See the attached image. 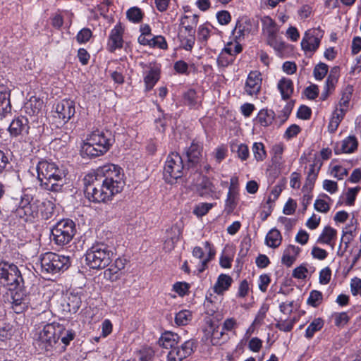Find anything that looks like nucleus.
<instances>
[{"mask_svg":"<svg viewBox=\"0 0 361 361\" xmlns=\"http://www.w3.org/2000/svg\"><path fill=\"white\" fill-rule=\"evenodd\" d=\"M84 185L85 197L90 201L100 203L111 200L125 185L122 169L112 164L100 166L85 176Z\"/></svg>","mask_w":361,"mask_h":361,"instance_id":"f257e3e1","label":"nucleus"},{"mask_svg":"<svg viewBox=\"0 0 361 361\" xmlns=\"http://www.w3.org/2000/svg\"><path fill=\"white\" fill-rule=\"evenodd\" d=\"M36 171L37 178L44 189L55 192L62 190L66 174L54 162L42 159L37 163Z\"/></svg>","mask_w":361,"mask_h":361,"instance_id":"f03ea898","label":"nucleus"},{"mask_svg":"<svg viewBox=\"0 0 361 361\" xmlns=\"http://www.w3.org/2000/svg\"><path fill=\"white\" fill-rule=\"evenodd\" d=\"M114 252L104 243L94 244L85 254L87 264L94 269H102L110 265Z\"/></svg>","mask_w":361,"mask_h":361,"instance_id":"7ed1b4c3","label":"nucleus"},{"mask_svg":"<svg viewBox=\"0 0 361 361\" xmlns=\"http://www.w3.org/2000/svg\"><path fill=\"white\" fill-rule=\"evenodd\" d=\"M42 298L40 294H37L32 295L31 298L23 294L21 290L16 291L12 296V309L16 313L20 314L25 311L30 305L32 309L44 312L48 304L46 300H42Z\"/></svg>","mask_w":361,"mask_h":361,"instance_id":"20e7f679","label":"nucleus"},{"mask_svg":"<svg viewBox=\"0 0 361 361\" xmlns=\"http://www.w3.org/2000/svg\"><path fill=\"white\" fill-rule=\"evenodd\" d=\"M41 273L42 274H55L64 271L70 266L68 257L54 252H46L40 257Z\"/></svg>","mask_w":361,"mask_h":361,"instance_id":"39448f33","label":"nucleus"},{"mask_svg":"<svg viewBox=\"0 0 361 361\" xmlns=\"http://www.w3.org/2000/svg\"><path fill=\"white\" fill-rule=\"evenodd\" d=\"M52 240L58 245L68 244L76 233L75 224L69 219L58 221L51 230Z\"/></svg>","mask_w":361,"mask_h":361,"instance_id":"423d86ee","label":"nucleus"},{"mask_svg":"<svg viewBox=\"0 0 361 361\" xmlns=\"http://www.w3.org/2000/svg\"><path fill=\"white\" fill-rule=\"evenodd\" d=\"M189 169L183 165L182 157L178 153L171 152L165 161L164 178L169 183H173L178 178H181Z\"/></svg>","mask_w":361,"mask_h":361,"instance_id":"0eeeda50","label":"nucleus"},{"mask_svg":"<svg viewBox=\"0 0 361 361\" xmlns=\"http://www.w3.org/2000/svg\"><path fill=\"white\" fill-rule=\"evenodd\" d=\"M40 201L34 200L31 195L23 193L16 209L17 214L25 221H34L39 217Z\"/></svg>","mask_w":361,"mask_h":361,"instance_id":"6e6552de","label":"nucleus"},{"mask_svg":"<svg viewBox=\"0 0 361 361\" xmlns=\"http://www.w3.org/2000/svg\"><path fill=\"white\" fill-rule=\"evenodd\" d=\"M61 329L59 324H47L39 332L37 341L38 346L45 351L51 350L53 345L56 343L59 339V336L56 335V331Z\"/></svg>","mask_w":361,"mask_h":361,"instance_id":"1a4fd4ad","label":"nucleus"},{"mask_svg":"<svg viewBox=\"0 0 361 361\" xmlns=\"http://www.w3.org/2000/svg\"><path fill=\"white\" fill-rule=\"evenodd\" d=\"M0 279L7 286L20 287L23 277L17 266L5 262H0Z\"/></svg>","mask_w":361,"mask_h":361,"instance_id":"9d476101","label":"nucleus"},{"mask_svg":"<svg viewBox=\"0 0 361 361\" xmlns=\"http://www.w3.org/2000/svg\"><path fill=\"white\" fill-rule=\"evenodd\" d=\"M324 31L319 27L307 30L302 39L301 47L305 54H313L319 48Z\"/></svg>","mask_w":361,"mask_h":361,"instance_id":"9b49d317","label":"nucleus"},{"mask_svg":"<svg viewBox=\"0 0 361 361\" xmlns=\"http://www.w3.org/2000/svg\"><path fill=\"white\" fill-rule=\"evenodd\" d=\"M195 348V342L193 340H188L180 346L176 345L168 353L169 361H182L190 356Z\"/></svg>","mask_w":361,"mask_h":361,"instance_id":"f8f14e48","label":"nucleus"},{"mask_svg":"<svg viewBox=\"0 0 361 361\" xmlns=\"http://www.w3.org/2000/svg\"><path fill=\"white\" fill-rule=\"evenodd\" d=\"M56 118L67 123L75 114V102L71 99H63L55 106Z\"/></svg>","mask_w":361,"mask_h":361,"instance_id":"ddd939ff","label":"nucleus"},{"mask_svg":"<svg viewBox=\"0 0 361 361\" xmlns=\"http://www.w3.org/2000/svg\"><path fill=\"white\" fill-rule=\"evenodd\" d=\"M203 145L200 142L193 140L188 148L185 149V155L187 157L188 169L196 167L200 163L202 159Z\"/></svg>","mask_w":361,"mask_h":361,"instance_id":"4468645a","label":"nucleus"},{"mask_svg":"<svg viewBox=\"0 0 361 361\" xmlns=\"http://www.w3.org/2000/svg\"><path fill=\"white\" fill-rule=\"evenodd\" d=\"M87 138L94 140V142L104 147V149L108 152L112 146L114 141L112 134L110 131L96 130L91 133L88 134Z\"/></svg>","mask_w":361,"mask_h":361,"instance_id":"2eb2a0df","label":"nucleus"},{"mask_svg":"<svg viewBox=\"0 0 361 361\" xmlns=\"http://www.w3.org/2000/svg\"><path fill=\"white\" fill-rule=\"evenodd\" d=\"M30 126L28 119L25 116H18L10 123L8 130L12 137H18L28 133Z\"/></svg>","mask_w":361,"mask_h":361,"instance_id":"dca6fc26","label":"nucleus"},{"mask_svg":"<svg viewBox=\"0 0 361 361\" xmlns=\"http://www.w3.org/2000/svg\"><path fill=\"white\" fill-rule=\"evenodd\" d=\"M103 148L104 147H101L87 136L81 145L80 152L82 156L92 158L104 154L106 151Z\"/></svg>","mask_w":361,"mask_h":361,"instance_id":"f3484780","label":"nucleus"},{"mask_svg":"<svg viewBox=\"0 0 361 361\" xmlns=\"http://www.w3.org/2000/svg\"><path fill=\"white\" fill-rule=\"evenodd\" d=\"M261 85L262 78L260 73L257 71H251L246 80L245 91L249 95H256L260 91Z\"/></svg>","mask_w":361,"mask_h":361,"instance_id":"a211bd4d","label":"nucleus"},{"mask_svg":"<svg viewBox=\"0 0 361 361\" xmlns=\"http://www.w3.org/2000/svg\"><path fill=\"white\" fill-rule=\"evenodd\" d=\"M123 28L121 24H117L111 30L108 43L110 51L113 52L123 47Z\"/></svg>","mask_w":361,"mask_h":361,"instance_id":"6ab92c4d","label":"nucleus"},{"mask_svg":"<svg viewBox=\"0 0 361 361\" xmlns=\"http://www.w3.org/2000/svg\"><path fill=\"white\" fill-rule=\"evenodd\" d=\"M180 341V337L176 333L166 331L163 333L159 340L160 345L165 348L172 349Z\"/></svg>","mask_w":361,"mask_h":361,"instance_id":"aec40b11","label":"nucleus"},{"mask_svg":"<svg viewBox=\"0 0 361 361\" xmlns=\"http://www.w3.org/2000/svg\"><path fill=\"white\" fill-rule=\"evenodd\" d=\"M168 237L164 242V249L170 251L174 248L175 245L179 240L181 231L177 225L173 226L167 231Z\"/></svg>","mask_w":361,"mask_h":361,"instance_id":"412c9836","label":"nucleus"},{"mask_svg":"<svg viewBox=\"0 0 361 361\" xmlns=\"http://www.w3.org/2000/svg\"><path fill=\"white\" fill-rule=\"evenodd\" d=\"M232 283L233 279L229 275L221 274L218 276L214 286V292L218 295H222L226 290H228Z\"/></svg>","mask_w":361,"mask_h":361,"instance_id":"4be33fe9","label":"nucleus"},{"mask_svg":"<svg viewBox=\"0 0 361 361\" xmlns=\"http://www.w3.org/2000/svg\"><path fill=\"white\" fill-rule=\"evenodd\" d=\"M10 94L6 91H0V121L11 115Z\"/></svg>","mask_w":361,"mask_h":361,"instance_id":"5701e85b","label":"nucleus"},{"mask_svg":"<svg viewBox=\"0 0 361 361\" xmlns=\"http://www.w3.org/2000/svg\"><path fill=\"white\" fill-rule=\"evenodd\" d=\"M358 146V142L355 135H350L345 138L341 142V149H335V153H353Z\"/></svg>","mask_w":361,"mask_h":361,"instance_id":"b1692460","label":"nucleus"},{"mask_svg":"<svg viewBox=\"0 0 361 361\" xmlns=\"http://www.w3.org/2000/svg\"><path fill=\"white\" fill-rule=\"evenodd\" d=\"M348 109H345V108H342L338 106L334 111L333 112L332 116L331 118L330 122L329 123V130L331 133L335 132L340 123L343 120L345 113Z\"/></svg>","mask_w":361,"mask_h":361,"instance_id":"393cba45","label":"nucleus"},{"mask_svg":"<svg viewBox=\"0 0 361 361\" xmlns=\"http://www.w3.org/2000/svg\"><path fill=\"white\" fill-rule=\"evenodd\" d=\"M277 87L283 99H288L293 92V81L286 78H282L278 82Z\"/></svg>","mask_w":361,"mask_h":361,"instance_id":"a878e982","label":"nucleus"},{"mask_svg":"<svg viewBox=\"0 0 361 361\" xmlns=\"http://www.w3.org/2000/svg\"><path fill=\"white\" fill-rule=\"evenodd\" d=\"M251 30V24L248 20H238L233 30V35L236 39L240 40L248 35Z\"/></svg>","mask_w":361,"mask_h":361,"instance_id":"bb28decb","label":"nucleus"},{"mask_svg":"<svg viewBox=\"0 0 361 361\" xmlns=\"http://www.w3.org/2000/svg\"><path fill=\"white\" fill-rule=\"evenodd\" d=\"M81 303V298L78 294L70 293L66 298V306L63 308V311L70 314H75L79 310Z\"/></svg>","mask_w":361,"mask_h":361,"instance_id":"cd10ccee","label":"nucleus"},{"mask_svg":"<svg viewBox=\"0 0 361 361\" xmlns=\"http://www.w3.org/2000/svg\"><path fill=\"white\" fill-rule=\"evenodd\" d=\"M39 213L44 220L53 219L56 215V206L50 200L40 202Z\"/></svg>","mask_w":361,"mask_h":361,"instance_id":"c85d7f7f","label":"nucleus"},{"mask_svg":"<svg viewBox=\"0 0 361 361\" xmlns=\"http://www.w3.org/2000/svg\"><path fill=\"white\" fill-rule=\"evenodd\" d=\"M336 235L337 231L336 229L331 226H326L318 238L317 243L330 245L331 247L334 248V243H332V241L336 239Z\"/></svg>","mask_w":361,"mask_h":361,"instance_id":"c756f323","label":"nucleus"},{"mask_svg":"<svg viewBox=\"0 0 361 361\" xmlns=\"http://www.w3.org/2000/svg\"><path fill=\"white\" fill-rule=\"evenodd\" d=\"M340 77V68L334 66L331 68L326 78L324 87L327 91L333 92Z\"/></svg>","mask_w":361,"mask_h":361,"instance_id":"7c9ffc66","label":"nucleus"},{"mask_svg":"<svg viewBox=\"0 0 361 361\" xmlns=\"http://www.w3.org/2000/svg\"><path fill=\"white\" fill-rule=\"evenodd\" d=\"M282 241V236L280 231L276 228H272L267 234L265 238L266 245L271 248L278 247Z\"/></svg>","mask_w":361,"mask_h":361,"instance_id":"2f4dec72","label":"nucleus"},{"mask_svg":"<svg viewBox=\"0 0 361 361\" xmlns=\"http://www.w3.org/2000/svg\"><path fill=\"white\" fill-rule=\"evenodd\" d=\"M262 28L267 35V37L277 35L279 27L276 22L269 16H264L262 18Z\"/></svg>","mask_w":361,"mask_h":361,"instance_id":"473e14b6","label":"nucleus"},{"mask_svg":"<svg viewBox=\"0 0 361 361\" xmlns=\"http://www.w3.org/2000/svg\"><path fill=\"white\" fill-rule=\"evenodd\" d=\"M159 79V71L151 68L144 77V82L147 91L151 90Z\"/></svg>","mask_w":361,"mask_h":361,"instance_id":"72a5a7b5","label":"nucleus"},{"mask_svg":"<svg viewBox=\"0 0 361 361\" xmlns=\"http://www.w3.org/2000/svg\"><path fill=\"white\" fill-rule=\"evenodd\" d=\"M275 113L271 109H262L258 113L257 120L263 126L271 125L274 119Z\"/></svg>","mask_w":361,"mask_h":361,"instance_id":"f704fd0d","label":"nucleus"},{"mask_svg":"<svg viewBox=\"0 0 361 361\" xmlns=\"http://www.w3.org/2000/svg\"><path fill=\"white\" fill-rule=\"evenodd\" d=\"M353 92V87L350 85H346L341 91V98L340 99L338 106L349 109L350 101Z\"/></svg>","mask_w":361,"mask_h":361,"instance_id":"c9c22d12","label":"nucleus"},{"mask_svg":"<svg viewBox=\"0 0 361 361\" xmlns=\"http://www.w3.org/2000/svg\"><path fill=\"white\" fill-rule=\"evenodd\" d=\"M353 231L350 229L349 231H344L343 235L341 238V243L337 252V255L340 257L343 256L346 249L348 247V243L353 238Z\"/></svg>","mask_w":361,"mask_h":361,"instance_id":"e433bc0d","label":"nucleus"},{"mask_svg":"<svg viewBox=\"0 0 361 361\" xmlns=\"http://www.w3.org/2000/svg\"><path fill=\"white\" fill-rule=\"evenodd\" d=\"M323 326L324 321L321 318L314 319L305 331V337L308 339L312 338L314 336V334L319 331Z\"/></svg>","mask_w":361,"mask_h":361,"instance_id":"4c0bfd02","label":"nucleus"},{"mask_svg":"<svg viewBox=\"0 0 361 361\" xmlns=\"http://www.w3.org/2000/svg\"><path fill=\"white\" fill-rule=\"evenodd\" d=\"M192 314L190 310H183L175 317V322L178 326H185L192 320Z\"/></svg>","mask_w":361,"mask_h":361,"instance_id":"58836bf2","label":"nucleus"},{"mask_svg":"<svg viewBox=\"0 0 361 361\" xmlns=\"http://www.w3.org/2000/svg\"><path fill=\"white\" fill-rule=\"evenodd\" d=\"M228 338L229 337L225 334L223 329L219 331L218 328H214L211 335V343L213 345H219L221 343V340H222V343H224L227 341Z\"/></svg>","mask_w":361,"mask_h":361,"instance_id":"ea45409f","label":"nucleus"},{"mask_svg":"<svg viewBox=\"0 0 361 361\" xmlns=\"http://www.w3.org/2000/svg\"><path fill=\"white\" fill-rule=\"evenodd\" d=\"M184 102L192 108H196L199 106L200 102L198 99L197 92L190 89L184 94Z\"/></svg>","mask_w":361,"mask_h":361,"instance_id":"a19ab883","label":"nucleus"},{"mask_svg":"<svg viewBox=\"0 0 361 361\" xmlns=\"http://www.w3.org/2000/svg\"><path fill=\"white\" fill-rule=\"evenodd\" d=\"M252 150L255 159L257 161H263L267 157L264 145L262 142H255L252 145Z\"/></svg>","mask_w":361,"mask_h":361,"instance_id":"79ce46f5","label":"nucleus"},{"mask_svg":"<svg viewBox=\"0 0 361 361\" xmlns=\"http://www.w3.org/2000/svg\"><path fill=\"white\" fill-rule=\"evenodd\" d=\"M323 295L322 292L313 290L310 293L307 303L314 307H318L322 302Z\"/></svg>","mask_w":361,"mask_h":361,"instance_id":"37998d69","label":"nucleus"},{"mask_svg":"<svg viewBox=\"0 0 361 361\" xmlns=\"http://www.w3.org/2000/svg\"><path fill=\"white\" fill-rule=\"evenodd\" d=\"M268 44L276 51L281 53L287 48V44L278 39L277 35L267 37Z\"/></svg>","mask_w":361,"mask_h":361,"instance_id":"c03bdc74","label":"nucleus"},{"mask_svg":"<svg viewBox=\"0 0 361 361\" xmlns=\"http://www.w3.org/2000/svg\"><path fill=\"white\" fill-rule=\"evenodd\" d=\"M238 203V195L227 193V198L225 202V212L230 214H231Z\"/></svg>","mask_w":361,"mask_h":361,"instance_id":"a18cd8bd","label":"nucleus"},{"mask_svg":"<svg viewBox=\"0 0 361 361\" xmlns=\"http://www.w3.org/2000/svg\"><path fill=\"white\" fill-rule=\"evenodd\" d=\"M128 19L135 23H137L142 19V11L137 7H133L126 12Z\"/></svg>","mask_w":361,"mask_h":361,"instance_id":"49530a36","label":"nucleus"},{"mask_svg":"<svg viewBox=\"0 0 361 361\" xmlns=\"http://www.w3.org/2000/svg\"><path fill=\"white\" fill-rule=\"evenodd\" d=\"M329 66L324 63L320 62L314 68L313 74L316 80H322L327 74Z\"/></svg>","mask_w":361,"mask_h":361,"instance_id":"de8ad7c7","label":"nucleus"},{"mask_svg":"<svg viewBox=\"0 0 361 361\" xmlns=\"http://www.w3.org/2000/svg\"><path fill=\"white\" fill-rule=\"evenodd\" d=\"M285 188V182L281 180L271 190V195L269 197L267 202H270L271 201H275L278 199L280 194L283 191Z\"/></svg>","mask_w":361,"mask_h":361,"instance_id":"09e8293b","label":"nucleus"},{"mask_svg":"<svg viewBox=\"0 0 361 361\" xmlns=\"http://www.w3.org/2000/svg\"><path fill=\"white\" fill-rule=\"evenodd\" d=\"M213 207L214 204L212 203H200L195 207L194 214L197 216H202L205 215Z\"/></svg>","mask_w":361,"mask_h":361,"instance_id":"8fccbe9b","label":"nucleus"},{"mask_svg":"<svg viewBox=\"0 0 361 361\" xmlns=\"http://www.w3.org/2000/svg\"><path fill=\"white\" fill-rule=\"evenodd\" d=\"M92 32L89 28L82 29L76 36V40L79 44L87 42L92 37Z\"/></svg>","mask_w":361,"mask_h":361,"instance_id":"3c124183","label":"nucleus"},{"mask_svg":"<svg viewBox=\"0 0 361 361\" xmlns=\"http://www.w3.org/2000/svg\"><path fill=\"white\" fill-rule=\"evenodd\" d=\"M322 165V161L319 159L315 158L313 161V163L310 164L307 176H314V177L317 178L319 171Z\"/></svg>","mask_w":361,"mask_h":361,"instance_id":"603ef678","label":"nucleus"},{"mask_svg":"<svg viewBox=\"0 0 361 361\" xmlns=\"http://www.w3.org/2000/svg\"><path fill=\"white\" fill-rule=\"evenodd\" d=\"M58 331L61 335L62 343L66 345H68L75 337V332L71 329L61 331V329H58Z\"/></svg>","mask_w":361,"mask_h":361,"instance_id":"864d4df0","label":"nucleus"},{"mask_svg":"<svg viewBox=\"0 0 361 361\" xmlns=\"http://www.w3.org/2000/svg\"><path fill=\"white\" fill-rule=\"evenodd\" d=\"M233 60L234 59L232 56L228 55L227 53L222 51L218 57L217 63L220 66L226 67L231 64Z\"/></svg>","mask_w":361,"mask_h":361,"instance_id":"5fc2aeb1","label":"nucleus"},{"mask_svg":"<svg viewBox=\"0 0 361 361\" xmlns=\"http://www.w3.org/2000/svg\"><path fill=\"white\" fill-rule=\"evenodd\" d=\"M296 208V201L292 198H289L283 207V212L286 215H292L295 213Z\"/></svg>","mask_w":361,"mask_h":361,"instance_id":"6e6d98bb","label":"nucleus"},{"mask_svg":"<svg viewBox=\"0 0 361 361\" xmlns=\"http://www.w3.org/2000/svg\"><path fill=\"white\" fill-rule=\"evenodd\" d=\"M331 277V271L329 267L322 269L319 272V283L326 285L329 283Z\"/></svg>","mask_w":361,"mask_h":361,"instance_id":"4d7b16f0","label":"nucleus"},{"mask_svg":"<svg viewBox=\"0 0 361 361\" xmlns=\"http://www.w3.org/2000/svg\"><path fill=\"white\" fill-rule=\"evenodd\" d=\"M151 44L152 47H159L162 49H167V43L165 38L161 35L155 36L151 38Z\"/></svg>","mask_w":361,"mask_h":361,"instance_id":"13d9d810","label":"nucleus"},{"mask_svg":"<svg viewBox=\"0 0 361 361\" xmlns=\"http://www.w3.org/2000/svg\"><path fill=\"white\" fill-rule=\"evenodd\" d=\"M270 283L271 278L268 274H264L260 275L259 278V289L262 292L265 293Z\"/></svg>","mask_w":361,"mask_h":361,"instance_id":"bf43d9fd","label":"nucleus"},{"mask_svg":"<svg viewBox=\"0 0 361 361\" xmlns=\"http://www.w3.org/2000/svg\"><path fill=\"white\" fill-rule=\"evenodd\" d=\"M226 149L224 146H220L215 149V150L213 152L212 154L214 158L215 159L216 161L219 164L221 162L222 160H224L226 156Z\"/></svg>","mask_w":361,"mask_h":361,"instance_id":"052dcab7","label":"nucleus"},{"mask_svg":"<svg viewBox=\"0 0 361 361\" xmlns=\"http://www.w3.org/2000/svg\"><path fill=\"white\" fill-rule=\"evenodd\" d=\"M331 174L338 180H342L348 175V170L341 166H335L331 170Z\"/></svg>","mask_w":361,"mask_h":361,"instance_id":"680f3d73","label":"nucleus"},{"mask_svg":"<svg viewBox=\"0 0 361 361\" xmlns=\"http://www.w3.org/2000/svg\"><path fill=\"white\" fill-rule=\"evenodd\" d=\"M189 284L185 282H176L173 285V290L176 291L179 295H184L188 291Z\"/></svg>","mask_w":361,"mask_h":361,"instance_id":"e2e57ef3","label":"nucleus"},{"mask_svg":"<svg viewBox=\"0 0 361 361\" xmlns=\"http://www.w3.org/2000/svg\"><path fill=\"white\" fill-rule=\"evenodd\" d=\"M293 320H283L278 322L276 325V328L284 332L290 331L293 328Z\"/></svg>","mask_w":361,"mask_h":361,"instance_id":"0e129e2a","label":"nucleus"},{"mask_svg":"<svg viewBox=\"0 0 361 361\" xmlns=\"http://www.w3.org/2000/svg\"><path fill=\"white\" fill-rule=\"evenodd\" d=\"M314 207L317 211L323 213H326L330 209L329 204L323 199L316 200Z\"/></svg>","mask_w":361,"mask_h":361,"instance_id":"69168bd1","label":"nucleus"},{"mask_svg":"<svg viewBox=\"0 0 361 361\" xmlns=\"http://www.w3.org/2000/svg\"><path fill=\"white\" fill-rule=\"evenodd\" d=\"M238 157L243 161L246 160L249 157V149L245 144L236 145Z\"/></svg>","mask_w":361,"mask_h":361,"instance_id":"338daca9","label":"nucleus"},{"mask_svg":"<svg viewBox=\"0 0 361 361\" xmlns=\"http://www.w3.org/2000/svg\"><path fill=\"white\" fill-rule=\"evenodd\" d=\"M350 290L353 295L355 296L360 294L361 291V279L359 278H354L350 282Z\"/></svg>","mask_w":361,"mask_h":361,"instance_id":"774afa93","label":"nucleus"}]
</instances>
